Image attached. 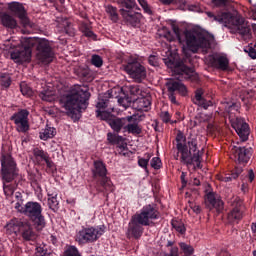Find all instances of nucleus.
<instances>
[{
    "label": "nucleus",
    "instance_id": "58836bf2",
    "mask_svg": "<svg viewBox=\"0 0 256 256\" xmlns=\"http://www.w3.org/2000/svg\"><path fill=\"white\" fill-rule=\"evenodd\" d=\"M149 161H151V154L149 153H145L143 158H138L139 167L144 169L147 173H149V169L147 168L149 166Z\"/></svg>",
    "mask_w": 256,
    "mask_h": 256
},
{
    "label": "nucleus",
    "instance_id": "f704fd0d",
    "mask_svg": "<svg viewBox=\"0 0 256 256\" xmlns=\"http://www.w3.org/2000/svg\"><path fill=\"white\" fill-rule=\"evenodd\" d=\"M57 135V129L55 127L47 126L43 132H40V139L42 141H47L48 139H53Z\"/></svg>",
    "mask_w": 256,
    "mask_h": 256
},
{
    "label": "nucleus",
    "instance_id": "cd10ccee",
    "mask_svg": "<svg viewBox=\"0 0 256 256\" xmlns=\"http://www.w3.org/2000/svg\"><path fill=\"white\" fill-rule=\"evenodd\" d=\"M212 7L214 9H219L221 13H231V0H211Z\"/></svg>",
    "mask_w": 256,
    "mask_h": 256
},
{
    "label": "nucleus",
    "instance_id": "5701e85b",
    "mask_svg": "<svg viewBox=\"0 0 256 256\" xmlns=\"http://www.w3.org/2000/svg\"><path fill=\"white\" fill-rule=\"evenodd\" d=\"M235 158L238 159V163H249L251 159V148L237 147L235 146L232 150Z\"/></svg>",
    "mask_w": 256,
    "mask_h": 256
},
{
    "label": "nucleus",
    "instance_id": "8fccbe9b",
    "mask_svg": "<svg viewBox=\"0 0 256 256\" xmlns=\"http://www.w3.org/2000/svg\"><path fill=\"white\" fill-rule=\"evenodd\" d=\"M180 249L185 253V255H193L195 251L191 245H188L185 242L180 243Z\"/></svg>",
    "mask_w": 256,
    "mask_h": 256
},
{
    "label": "nucleus",
    "instance_id": "338daca9",
    "mask_svg": "<svg viewBox=\"0 0 256 256\" xmlns=\"http://www.w3.org/2000/svg\"><path fill=\"white\" fill-rule=\"evenodd\" d=\"M130 93L131 95H139V93H141V89L139 86H130Z\"/></svg>",
    "mask_w": 256,
    "mask_h": 256
},
{
    "label": "nucleus",
    "instance_id": "e2e57ef3",
    "mask_svg": "<svg viewBox=\"0 0 256 256\" xmlns=\"http://www.w3.org/2000/svg\"><path fill=\"white\" fill-rule=\"evenodd\" d=\"M149 65H152V67H157V56L150 55L148 58Z\"/></svg>",
    "mask_w": 256,
    "mask_h": 256
},
{
    "label": "nucleus",
    "instance_id": "4be33fe9",
    "mask_svg": "<svg viewBox=\"0 0 256 256\" xmlns=\"http://www.w3.org/2000/svg\"><path fill=\"white\" fill-rule=\"evenodd\" d=\"M210 63L219 71H229V59L227 56L214 55L210 58Z\"/></svg>",
    "mask_w": 256,
    "mask_h": 256
},
{
    "label": "nucleus",
    "instance_id": "c85d7f7f",
    "mask_svg": "<svg viewBox=\"0 0 256 256\" xmlns=\"http://www.w3.org/2000/svg\"><path fill=\"white\" fill-rule=\"evenodd\" d=\"M136 109L138 111H150L151 110V97L150 96H146V97H142V98H138L135 102Z\"/></svg>",
    "mask_w": 256,
    "mask_h": 256
},
{
    "label": "nucleus",
    "instance_id": "423d86ee",
    "mask_svg": "<svg viewBox=\"0 0 256 256\" xmlns=\"http://www.w3.org/2000/svg\"><path fill=\"white\" fill-rule=\"evenodd\" d=\"M92 179L98 193H113L115 186L111 178L107 176V165L101 160H95L92 168Z\"/></svg>",
    "mask_w": 256,
    "mask_h": 256
},
{
    "label": "nucleus",
    "instance_id": "79ce46f5",
    "mask_svg": "<svg viewBox=\"0 0 256 256\" xmlns=\"http://www.w3.org/2000/svg\"><path fill=\"white\" fill-rule=\"evenodd\" d=\"M174 245H175L174 241H171V240L167 241L166 247L168 248L169 253L166 254V256H179V248Z\"/></svg>",
    "mask_w": 256,
    "mask_h": 256
},
{
    "label": "nucleus",
    "instance_id": "69168bd1",
    "mask_svg": "<svg viewBox=\"0 0 256 256\" xmlns=\"http://www.w3.org/2000/svg\"><path fill=\"white\" fill-rule=\"evenodd\" d=\"M190 207H191L193 213H196V215H200V213L202 211L201 206L196 205V204H191Z\"/></svg>",
    "mask_w": 256,
    "mask_h": 256
},
{
    "label": "nucleus",
    "instance_id": "a211bd4d",
    "mask_svg": "<svg viewBox=\"0 0 256 256\" xmlns=\"http://www.w3.org/2000/svg\"><path fill=\"white\" fill-rule=\"evenodd\" d=\"M9 9L13 15L20 19L21 25L24 27H31V20L27 17V10H25V6L19 2H13L9 5Z\"/></svg>",
    "mask_w": 256,
    "mask_h": 256
},
{
    "label": "nucleus",
    "instance_id": "4d7b16f0",
    "mask_svg": "<svg viewBox=\"0 0 256 256\" xmlns=\"http://www.w3.org/2000/svg\"><path fill=\"white\" fill-rule=\"evenodd\" d=\"M107 103H109L108 99H101L96 104L97 109H107Z\"/></svg>",
    "mask_w": 256,
    "mask_h": 256
},
{
    "label": "nucleus",
    "instance_id": "9d476101",
    "mask_svg": "<svg viewBox=\"0 0 256 256\" xmlns=\"http://www.w3.org/2000/svg\"><path fill=\"white\" fill-rule=\"evenodd\" d=\"M187 63H191V59L187 56L182 60H177L175 58H168L165 60V65H167L169 69H173L174 73H177V75H182L184 79L196 81L197 75H195V70L187 66Z\"/></svg>",
    "mask_w": 256,
    "mask_h": 256
},
{
    "label": "nucleus",
    "instance_id": "ddd939ff",
    "mask_svg": "<svg viewBox=\"0 0 256 256\" xmlns=\"http://www.w3.org/2000/svg\"><path fill=\"white\" fill-rule=\"evenodd\" d=\"M10 121L16 125V131L18 133H27L30 129L29 126V111L27 109H20L15 112L11 117Z\"/></svg>",
    "mask_w": 256,
    "mask_h": 256
},
{
    "label": "nucleus",
    "instance_id": "393cba45",
    "mask_svg": "<svg viewBox=\"0 0 256 256\" xmlns=\"http://www.w3.org/2000/svg\"><path fill=\"white\" fill-rule=\"evenodd\" d=\"M206 201L209 203L210 207L216 209L218 213L223 211L225 204L223 203V200H221V197L217 196L215 193L209 192L206 195Z\"/></svg>",
    "mask_w": 256,
    "mask_h": 256
},
{
    "label": "nucleus",
    "instance_id": "de8ad7c7",
    "mask_svg": "<svg viewBox=\"0 0 256 256\" xmlns=\"http://www.w3.org/2000/svg\"><path fill=\"white\" fill-rule=\"evenodd\" d=\"M139 5L142 7L144 13L147 15H153V10L151 9V6L147 2V0H137Z\"/></svg>",
    "mask_w": 256,
    "mask_h": 256
},
{
    "label": "nucleus",
    "instance_id": "a18cd8bd",
    "mask_svg": "<svg viewBox=\"0 0 256 256\" xmlns=\"http://www.w3.org/2000/svg\"><path fill=\"white\" fill-rule=\"evenodd\" d=\"M96 117H98V119H101L102 121H107L108 125L109 121L113 119L111 118V113L101 110H96Z\"/></svg>",
    "mask_w": 256,
    "mask_h": 256
},
{
    "label": "nucleus",
    "instance_id": "dca6fc26",
    "mask_svg": "<svg viewBox=\"0 0 256 256\" xmlns=\"http://www.w3.org/2000/svg\"><path fill=\"white\" fill-rule=\"evenodd\" d=\"M166 89L168 91V99L173 103V105H177V97L175 96V93L187 95V87L177 80L170 79L166 82Z\"/></svg>",
    "mask_w": 256,
    "mask_h": 256
},
{
    "label": "nucleus",
    "instance_id": "7c9ffc66",
    "mask_svg": "<svg viewBox=\"0 0 256 256\" xmlns=\"http://www.w3.org/2000/svg\"><path fill=\"white\" fill-rule=\"evenodd\" d=\"M34 155V163L36 165H43V161L49 159V153L40 148H34L32 151Z\"/></svg>",
    "mask_w": 256,
    "mask_h": 256
},
{
    "label": "nucleus",
    "instance_id": "c9c22d12",
    "mask_svg": "<svg viewBox=\"0 0 256 256\" xmlns=\"http://www.w3.org/2000/svg\"><path fill=\"white\" fill-rule=\"evenodd\" d=\"M48 207L54 213L59 211V200H57V193L48 194Z\"/></svg>",
    "mask_w": 256,
    "mask_h": 256
},
{
    "label": "nucleus",
    "instance_id": "0eeeda50",
    "mask_svg": "<svg viewBox=\"0 0 256 256\" xmlns=\"http://www.w3.org/2000/svg\"><path fill=\"white\" fill-rule=\"evenodd\" d=\"M20 213L27 217L28 221H30L37 231L45 229L47 221L43 215V206H41V203L28 201L23 207H21Z\"/></svg>",
    "mask_w": 256,
    "mask_h": 256
},
{
    "label": "nucleus",
    "instance_id": "72a5a7b5",
    "mask_svg": "<svg viewBox=\"0 0 256 256\" xmlns=\"http://www.w3.org/2000/svg\"><path fill=\"white\" fill-rule=\"evenodd\" d=\"M118 5L120 9H124L125 11H131V9L141 11V8L137 6V2L135 0H118Z\"/></svg>",
    "mask_w": 256,
    "mask_h": 256
},
{
    "label": "nucleus",
    "instance_id": "bf43d9fd",
    "mask_svg": "<svg viewBox=\"0 0 256 256\" xmlns=\"http://www.w3.org/2000/svg\"><path fill=\"white\" fill-rule=\"evenodd\" d=\"M44 162L46 163L47 169H49L50 171H53V169H55V163L53 162V160H51L50 156H48V158H46Z\"/></svg>",
    "mask_w": 256,
    "mask_h": 256
},
{
    "label": "nucleus",
    "instance_id": "aec40b11",
    "mask_svg": "<svg viewBox=\"0 0 256 256\" xmlns=\"http://www.w3.org/2000/svg\"><path fill=\"white\" fill-rule=\"evenodd\" d=\"M128 117H134V119L128 121L124 126V133H129L130 135H141L143 129L139 123L141 122V116L132 115Z\"/></svg>",
    "mask_w": 256,
    "mask_h": 256
},
{
    "label": "nucleus",
    "instance_id": "6e6552de",
    "mask_svg": "<svg viewBox=\"0 0 256 256\" xmlns=\"http://www.w3.org/2000/svg\"><path fill=\"white\" fill-rule=\"evenodd\" d=\"M28 45L32 46V49L36 51V59L40 61V63H53V59L55 57V52L53 51V46H51V42L46 38H28Z\"/></svg>",
    "mask_w": 256,
    "mask_h": 256
},
{
    "label": "nucleus",
    "instance_id": "a19ab883",
    "mask_svg": "<svg viewBox=\"0 0 256 256\" xmlns=\"http://www.w3.org/2000/svg\"><path fill=\"white\" fill-rule=\"evenodd\" d=\"M171 225L177 233H180V235H185L187 232V228H185V224L179 220H172Z\"/></svg>",
    "mask_w": 256,
    "mask_h": 256
},
{
    "label": "nucleus",
    "instance_id": "f3484780",
    "mask_svg": "<svg viewBox=\"0 0 256 256\" xmlns=\"http://www.w3.org/2000/svg\"><path fill=\"white\" fill-rule=\"evenodd\" d=\"M18 235L22 243H29L30 245H33L37 241V232H35L33 226H31L27 221H24L22 224Z\"/></svg>",
    "mask_w": 256,
    "mask_h": 256
},
{
    "label": "nucleus",
    "instance_id": "f8f14e48",
    "mask_svg": "<svg viewBox=\"0 0 256 256\" xmlns=\"http://www.w3.org/2000/svg\"><path fill=\"white\" fill-rule=\"evenodd\" d=\"M123 69L135 83H143L144 79H147V70L138 61L124 64Z\"/></svg>",
    "mask_w": 256,
    "mask_h": 256
},
{
    "label": "nucleus",
    "instance_id": "2eb2a0df",
    "mask_svg": "<svg viewBox=\"0 0 256 256\" xmlns=\"http://www.w3.org/2000/svg\"><path fill=\"white\" fill-rule=\"evenodd\" d=\"M120 15L128 27H133L134 29L141 27V20L143 19V14H141V12H136L133 9L125 10L122 8L120 9Z\"/></svg>",
    "mask_w": 256,
    "mask_h": 256
},
{
    "label": "nucleus",
    "instance_id": "864d4df0",
    "mask_svg": "<svg viewBox=\"0 0 256 256\" xmlns=\"http://www.w3.org/2000/svg\"><path fill=\"white\" fill-rule=\"evenodd\" d=\"M35 256H53V253L43 247L36 248Z\"/></svg>",
    "mask_w": 256,
    "mask_h": 256
},
{
    "label": "nucleus",
    "instance_id": "5fc2aeb1",
    "mask_svg": "<svg viewBox=\"0 0 256 256\" xmlns=\"http://www.w3.org/2000/svg\"><path fill=\"white\" fill-rule=\"evenodd\" d=\"M160 119L164 123H171V114L169 113V111H162L160 113Z\"/></svg>",
    "mask_w": 256,
    "mask_h": 256
},
{
    "label": "nucleus",
    "instance_id": "680f3d73",
    "mask_svg": "<svg viewBox=\"0 0 256 256\" xmlns=\"http://www.w3.org/2000/svg\"><path fill=\"white\" fill-rule=\"evenodd\" d=\"M246 53H248L249 57L251 59H256V49L253 47H248L245 49Z\"/></svg>",
    "mask_w": 256,
    "mask_h": 256
},
{
    "label": "nucleus",
    "instance_id": "0e129e2a",
    "mask_svg": "<svg viewBox=\"0 0 256 256\" xmlns=\"http://www.w3.org/2000/svg\"><path fill=\"white\" fill-rule=\"evenodd\" d=\"M165 39H167V41H175V39H177V36L173 35V33H171V31H167L164 34Z\"/></svg>",
    "mask_w": 256,
    "mask_h": 256
},
{
    "label": "nucleus",
    "instance_id": "09e8293b",
    "mask_svg": "<svg viewBox=\"0 0 256 256\" xmlns=\"http://www.w3.org/2000/svg\"><path fill=\"white\" fill-rule=\"evenodd\" d=\"M91 64L94 65V67H103V58L97 54L92 55L91 58Z\"/></svg>",
    "mask_w": 256,
    "mask_h": 256
},
{
    "label": "nucleus",
    "instance_id": "9b49d317",
    "mask_svg": "<svg viewBox=\"0 0 256 256\" xmlns=\"http://www.w3.org/2000/svg\"><path fill=\"white\" fill-rule=\"evenodd\" d=\"M105 225H100L97 227H82L80 231L76 234V241L79 245H87L89 243H95L99 241L102 235L105 234Z\"/></svg>",
    "mask_w": 256,
    "mask_h": 256
},
{
    "label": "nucleus",
    "instance_id": "49530a36",
    "mask_svg": "<svg viewBox=\"0 0 256 256\" xmlns=\"http://www.w3.org/2000/svg\"><path fill=\"white\" fill-rule=\"evenodd\" d=\"M117 153L118 155H122L123 157H129V148H127V143H122L117 146Z\"/></svg>",
    "mask_w": 256,
    "mask_h": 256
},
{
    "label": "nucleus",
    "instance_id": "f257e3e1",
    "mask_svg": "<svg viewBox=\"0 0 256 256\" xmlns=\"http://www.w3.org/2000/svg\"><path fill=\"white\" fill-rule=\"evenodd\" d=\"M159 217L160 213L157 204L152 203L143 206L139 212L131 217L128 223L126 237L136 240L143 237V233H145L144 227H151L153 221H157Z\"/></svg>",
    "mask_w": 256,
    "mask_h": 256
},
{
    "label": "nucleus",
    "instance_id": "3c124183",
    "mask_svg": "<svg viewBox=\"0 0 256 256\" xmlns=\"http://www.w3.org/2000/svg\"><path fill=\"white\" fill-rule=\"evenodd\" d=\"M162 165L163 163L161 162V158L159 157H154L150 161V166L152 167V169L159 170L161 169Z\"/></svg>",
    "mask_w": 256,
    "mask_h": 256
},
{
    "label": "nucleus",
    "instance_id": "c756f323",
    "mask_svg": "<svg viewBox=\"0 0 256 256\" xmlns=\"http://www.w3.org/2000/svg\"><path fill=\"white\" fill-rule=\"evenodd\" d=\"M203 89L198 88L195 91V97L193 99L195 105H199V107H203V109H209L210 101H206L205 98H203Z\"/></svg>",
    "mask_w": 256,
    "mask_h": 256
},
{
    "label": "nucleus",
    "instance_id": "603ef678",
    "mask_svg": "<svg viewBox=\"0 0 256 256\" xmlns=\"http://www.w3.org/2000/svg\"><path fill=\"white\" fill-rule=\"evenodd\" d=\"M15 199H16V204H15V209L20 211L21 207H23V194L21 192H16L15 193Z\"/></svg>",
    "mask_w": 256,
    "mask_h": 256
},
{
    "label": "nucleus",
    "instance_id": "b1692460",
    "mask_svg": "<svg viewBox=\"0 0 256 256\" xmlns=\"http://www.w3.org/2000/svg\"><path fill=\"white\" fill-rule=\"evenodd\" d=\"M132 119H135V117H124V118H112L109 120V125L115 133H125V125L128 121H131Z\"/></svg>",
    "mask_w": 256,
    "mask_h": 256
},
{
    "label": "nucleus",
    "instance_id": "20e7f679",
    "mask_svg": "<svg viewBox=\"0 0 256 256\" xmlns=\"http://www.w3.org/2000/svg\"><path fill=\"white\" fill-rule=\"evenodd\" d=\"M176 149L180 153V161L184 165L201 163V152L197 146V138H188L181 131H178L176 138Z\"/></svg>",
    "mask_w": 256,
    "mask_h": 256
},
{
    "label": "nucleus",
    "instance_id": "37998d69",
    "mask_svg": "<svg viewBox=\"0 0 256 256\" xmlns=\"http://www.w3.org/2000/svg\"><path fill=\"white\" fill-rule=\"evenodd\" d=\"M0 85L5 89H9L11 87V76L7 73H2L0 75Z\"/></svg>",
    "mask_w": 256,
    "mask_h": 256
},
{
    "label": "nucleus",
    "instance_id": "412c9836",
    "mask_svg": "<svg viewBox=\"0 0 256 256\" xmlns=\"http://www.w3.org/2000/svg\"><path fill=\"white\" fill-rule=\"evenodd\" d=\"M232 209L228 213L227 219L230 225H234V223H239L241 219H243V211L241 210V202L235 201L232 204Z\"/></svg>",
    "mask_w": 256,
    "mask_h": 256
},
{
    "label": "nucleus",
    "instance_id": "e433bc0d",
    "mask_svg": "<svg viewBox=\"0 0 256 256\" xmlns=\"http://www.w3.org/2000/svg\"><path fill=\"white\" fill-rule=\"evenodd\" d=\"M106 13L109 15L112 23H117V21H119V13L117 12V7L108 5L106 7Z\"/></svg>",
    "mask_w": 256,
    "mask_h": 256
},
{
    "label": "nucleus",
    "instance_id": "bb28decb",
    "mask_svg": "<svg viewBox=\"0 0 256 256\" xmlns=\"http://www.w3.org/2000/svg\"><path fill=\"white\" fill-rule=\"evenodd\" d=\"M79 31L82 33L84 37H87V39H92V41H97V34L93 32V27L91 24L87 22H81L79 25Z\"/></svg>",
    "mask_w": 256,
    "mask_h": 256
},
{
    "label": "nucleus",
    "instance_id": "4c0bfd02",
    "mask_svg": "<svg viewBox=\"0 0 256 256\" xmlns=\"http://www.w3.org/2000/svg\"><path fill=\"white\" fill-rule=\"evenodd\" d=\"M107 139L109 143H111L112 145H118V147L119 145H123V143H125V139L123 138V136H119L111 132L107 134Z\"/></svg>",
    "mask_w": 256,
    "mask_h": 256
},
{
    "label": "nucleus",
    "instance_id": "a878e982",
    "mask_svg": "<svg viewBox=\"0 0 256 256\" xmlns=\"http://www.w3.org/2000/svg\"><path fill=\"white\" fill-rule=\"evenodd\" d=\"M23 223H25V221L17 218L10 220L4 227V229H6L7 235H13V233L15 235H19L21 227H23Z\"/></svg>",
    "mask_w": 256,
    "mask_h": 256
},
{
    "label": "nucleus",
    "instance_id": "13d9d810",
    "mask_svg": "<svg viewBox=\"0 0 256 256\" xmlns=\"http://www.w3.org/2000/svg\"><path fill=\"white\" fill-rule=\"evenodd\" d=\"M172 31H173L176 39H178V41H181V29H179V26L173 25Z\"/></svg>",
    "mask_w": 256,
    "mask_h": 256
},
{
    "label": "nucleus",
    "instance_id": "473e14b6",
    "mask_svg": "<svg viewBox=\"0 0 256 256\" xmlns=\"http://www.w3.org/2000/svg\"><path fill=\"white\" fill-rule=\"evenodd\" d=\"M1 23L3 27H6L7 29H17V20L9 14L2 15Z\"/></svg>",
    "mask_w": 256,
    "mask_h": 256
},
{
    "label": "nucleus",
    "instance_id": "7ed1b4c3",
    "mask_svg": "<svg viewBox=\"0 0 256 256\" xmlns=\"http://www.w3.org/2000/svg\"><path fill=\"white\" fill-rule=\"evenodd\" d=\"M91 93L89 90L78 88L61 98L62 107L67 111V115L75 121L79 120L81 113L89 107Z\"/></svg>",
    "mask_w": 256,
    "mask_h": 256
},
{
    "label": "nucleus",
    "instance_id": "052dcab7",
    "mask_svg": "<svg viewBox=\"0 0 256 256\" xmlns=\"http://www.w3.org/2000/svg\"><path fill=\"white\" fill-rule=\"evenodd\" d=\"M118 103H119V105L124 107V109H127V107H129V105H131V102H129V99H127V98H119Z\"/></svg>",
    "mask_w": 256,
    "mask_h": 256
},
{
    "label": "nucleus",
    "instance_id": "39448f33",
    "mask_svg": "<svg viewBox=\"0 0 256 256\" xmlns=\"http://www.w3.org/2000/svg\"><path fill=\"white\" fill-rule=\"evenodd\" d=\"M206 14L210 19L218 21V23H224L225 27H229V29H232L235 33H239L245 39L251 37V28L243 16L231 12H220V10L217 15L213 12H207Z\"/></svg>",
    "mask_w": 256,
    "mask_h": 256
},
{
    "label": "nucleus",
    "instance_id": "f03ea898",
    "mask_svg": "<svg viewBox=\"0 0 256 256\" xmlns=\"http://www.w3.org/2000/svg\"><path fill=\"white\" fill-rule=\"evenodd\" d=\"M0 163V179L2 180L4 195L11 197L19 187V181L22 180L19 175V167L15 158L9 153L1 154Z\"/></svg>",
    "mask_w": 256,
    "mask_h": 256
},
{
    "label": "nucleus",
    "instance_id": "4468645a",
    "mask_svg": "<svg viewBox=\"0 0 256 256\" xmlns=\"http://www.w3.org/2000/svg\"><path fill=\"white\" fill-rule=\"evenodd\" d=\"M29 38H25L23 41V47L16 49L11 52L10 57L15 63H26L31 61V55L33 53V48L31 45H28Z\"/></svg>",
    "mask_w": 256,
    "mask_h": 256
},
{
    "label": "nucleus",
    "instance_id": "6ab92c4d",
    "mask_svg": "<svg viewBox=\"0 0 256 256\" xmlns=\"http://www.w3.org/2000/svg\"><path fill=\"white\" fill-rule=\"evenodd\" d=\"M232 127L242 141L249 139V124H247L245 120L241 118L232 120Z\"/></svg>",
    "mask_w": 256,
    "mask_h": 256
},
{
    "label": "nucleus",
    "instance_id": "ea45409f",
    "mask_svg": "<svg viewBox=\"0 0 256 256\" xmlns=\"http://www.w3.org/2000/svg\"><path fill=\"white\" fill-rule=\"evenodd\" d=\"M39 97L42 101H46L48 103H53V101H55V93H53V91L43 90L39 93Z\"/></svg>",
    "mask_w": 256,
    "mask_h": 256
},
{
    "label": "nucleus",
    "instance_id": "1a4fd4ad",
    "mask_svg": "<svg viewBox=\"0 0 256 256\" xmlns=\"http://www.w3.org/2000/svg\"><path fill=\"white\" fill-rule=\"evenodd\" d=\"M186 45L190 51L194 53L199 49H211V45L215 43V36L210 33L195 34L189 30L184 32Z\"/></svg>",
    "mask_w": 256,
    "mask_h": 256
},
{
    "label": "nucleus",
    "instance_id": "c03bdc74",
    "mask_svg": "<svg viewBox=\"0 0 256 256\" xmlns=\"http://www.w3.org/2000/svg\"><path fill=\"white\" fill-rule=\"evenodd\" d=\"M20 91L25 97H31L33 95V89L25 82L20 83Z\"/></svg>",
    "mask_w": 256,
    "mask_h": 256
},
{
    "label": "nucleus",
    "instance_id": "6e6d98bb",
    "mask_svg": "<svg viewBox=\"0 0 256 256\" xmlns=\"http://www.w3.org/2000/svg\"><path fill=\"white\" fill-rule=\"evenodd\" d=\"M79 76L82 77V79H89V77H91V72L87 68L80 69Z\"/></svg>",
    "mask_w": 256,
    "mask_h": 256
},
{
    "label": "nucleus",
    "instance_id": "774afa93",
    "mask_svg": "<svg viewBox=\"0 0 256 256\" xmlns=\"http://www.w3.org/2000/svg\"><path fill=\"white\" fill-rule=\"evenodd\" d=\"M248 179H249L250 183H253V181L255 180V173L253 172V170H249Z\"/></svg>",
    "mask_w": 256,
    "mask_h": 256
},
{
    "label": "nucleus",
    "instance_id": "2f4dec72",
    "mask_svg": "<svg viewBox=\"0 0 256 256\" xmlns=\"http://www.w3.org/2000/svg\"><path fill=\"white\" fill-rule=\"evenodd\" d=\"M243 173V168L236 167L231 174H226L225 176H219V181H222L223 183H231V181H234L235 179L239 178V175Z\"/></svg>",
    "mask_w": 256,
    "mask_h": 256
}]
</instances>
